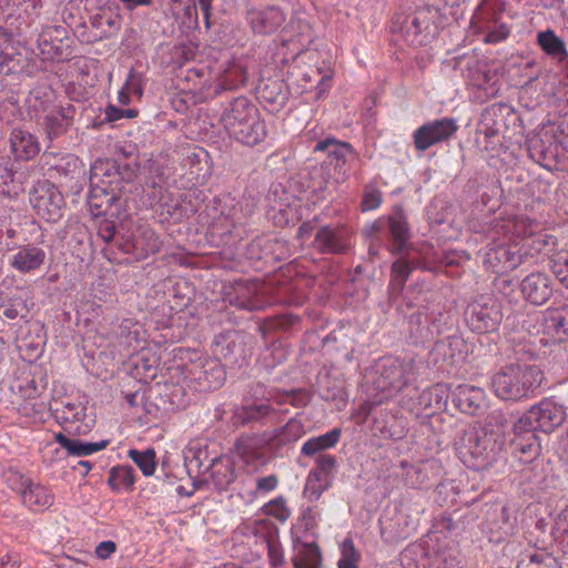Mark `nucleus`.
<instances>
[{
    "label": "nucleus",
    "instance_id": "1",
    "mask_svg": "<svg viewBox=\"0 0 568 568\" xmlns=\"http://www.w3.org/2000/svg\"><path fill=\"white\" fill-rule=\"evenodd\" d=\"M221 122L230 136L248 146L260 144L267 134L258 109L245 97H237L229 103Z\"/></svg>",
    "mask_w": 568,
    "mask_h": 568
},
{
    "label": "nucleus",
    "instance_id": "2",
    "mask_svg": "<svg viewBox=\"0 0 568 568\" xmlns=\"http://www.w3.org/2000/svg\"><path fill=\"white\" fill-rule=\"evenodd\" d=\"M544 379V372L537 365L510 364L494 374L490 383L500 399L519 402L532 397Z\"/></svg>",
    "mask_w": 568,
    "mask_h": 568
},
{
    "label": "nucleus",
    "instance_id": "3",
    "mask_svg": "<svg viewBox=\"0 0 568 568\" xmlns=\"http://www.w3.org/2000/svg\"><path fill=\"white\" fill-rule=\"evenodd\" d=\"M438 10L430 6H423L410 13H398L393 20L392 30L412 47L427 44L435 36V19Z\"/></svg>",
    "mask_w": 568,
    "mask_h": 568
},
{
    "label": "nucleus",
    "instance_id": "4",
    "mask_svg": "<svg viewBox=\"0 0 568 568\" xmlns=\"http://www.w3.org/2000/svg\"><path fill=\"white\" fill-rule=\"evenodd\" d=\"M417 365L413 357H383L375 367L374 387L383 393L400 392L416 378Z\"/></svg>",
    "mask_w": 568,
    "mask_h": 568
},
{
    "label": "nucleus",
    "instance_id": "5",
    "mask_svg": "<svg viewBox=\"0 0 568 568\" xmlns=\"http://www.w3.org/2000/svg\"><path fill=\"white\" fill-rule=\"evenodd\" d=\"M341 434L342 430L339 428H333L328 433L312 437L303 444L301 449L302 455L314 457L318 454L315 459L316 467L310 471L308 484L316 480L323 483L324 488L328 485L336 470L337 460L336 457L331 454L321 453L334 447L338 443Z\"/></svg>",
    "mask_w": 568,
    "mask_h": 568
},
{
    "label": "nucleus",
    "instance_id": "6",
    "mask_svg": "<svg viewBox=\"0 0 568 568\" xmlns=\"http://www.w3.org/2000/svg\"><path fill=\"white\" fill-rule=\"evenodd\" d=\"M496 440L485 429L466 430L458 448L460 458L470 468L485 469L495 459Z\"/></svg>",
    "mask_w": 568,
    "mask_h": 568
},
{
    "label": "nucleus",
    "instance_id": "7",
    "mask_svg": "<svg viewBox=\"0 0 568 568\" xmlns=\"http://www.w3.org/2000/svg\"><path fill=\"white\" fill-rule=\"evenodd\" d=\"M566 416L564 405L551 397H545L530 406L518 420L520 426H527L536 433L550 434L564 424Z\"/></svg>",
    "mask_w": 568,
    "mask_h": 568
},
{
    "label": "nucleus",
    "instance_id": "8",
    "mask_svg": "<svg viewBox=\"0 0 568 568\" xmlns=\"http://www.w3.org/2000/svg\"><path fill=\"white\" fill-rule=\"evenodd\" d=\"M468 327L478 334L495 332L503 321L499 303L489 296H479L465 310Z\"/></svg>",
    "mask_w": 568,
    "mask_h": 568
},
{
    "label": "nucleus",
    "instance_id": "9",
    "mask_svg": "<svg viewBox=\"0 0 568 568\" xmlns=\"http://www.w3.org/2000/svg\"><path fill=\"white\" fill-rule=\"evenodd\" d=\"M458 124L453 118L428 121L413 132L414 149L425 152L429 148L449 141L457 132Z\"/></svg>",
    "mask_w": 568,
    "mask_h": 568
},
{
    "label": "nucleus",
    "instance_id": "10",
    "mask_svg": "<svg viewBox=\"0 0 568 568\" xmlns=\"http://www.w3.org/2000/svg\"><path fill=\"white\" fill-rule=\"evenodd\" d=\"M30 203L39 217L48 222H57L62 215L64 200L54 184L42 181L38 182L30 192Z\"/></svg>",
    "mask_w": 568,
    "mask_h": 568
},
{
    "label": "nucleus",
    "instance_id": "11",
    "mask_svg": "<svg viewBox=\"0 0 568 568\" xmlns=\"http://www.w3.org/2000/svg\"><path fill=\"white\" fill-rule=\"evenodd\" d=\"M89 21L92 31L87 37L84 34L81 37L83 41L95 42L115 36L121 28L122 17L119 7L103 4L90 13Z\"/></svg>",
    "mask_w": 568,
    "mask_h": 568
},
{
    "label": "nucleus",
    "instance_id": "12",
    "mask_svg": "<svg viewBox=\"0 0 568 568\" xmlns=\"http://www.w3.org/2000/svg\"><path fill=\"white\" fill-rule=\"evenodd\" d=\"M511 454L524 464H530L541 453V444L536 432L520 426L517 419L513 424V438L509 442Z\"/></svg>",
    "mask_w": 568,
    "mask_h": 568
},
{
    "label": "nucleus",
    "instance_id": "13",
    "mask_svg": "<svg viewBox=\"0 0 568 568\" xmlns=\"http://www.w3.org/2000/svg\"><path fill=\"white\" fill-rule=\"evenodd\" d=\"M314 247L322 254H345L351 248V232L343 225L321 226L314 237Z\"/></svg>",
    "mask_w": 568,
    "mask_h": 568
},
{
    "label": "nucleus",
    "instance_id": "14",
    "mask_svg": "<svg viewBox=\"0 0 568 568\" xmlns=\"http://www.w3.org/2000/svg\"><path fill=\"white\" fill-rule=\"evenodd\" d=\"M255 91L256 99L272 113L282 110L290 95L288 87L278 77L261 78Z\"/></svg>",
    "mask_w": 568,
    "mask_h": 568
},
{
    "label": "nucleus",
    "instance_id": "15",
    "mask_svg": "<svg viewBox=\"0 0 568 568\" xmlns=\"http://www.w3.org/2000/svg\"><path fill=\"white\" fill-rule=\"evenodd\" d=\"M314 152H323L327 155L328 165L344 178L346 175V165L356 158L352 145L347 142L337 141L333 138L321 140L316 143Z\"/></svg>",
    "mask_w": 568,
    "mask_h": 568
},
{
    "label": "nucleus",
    "instance_id": "16",
    "mask_svg": "<svg viewBox=\"0 0 568 568\" xmlns=\"http://www.w3.org/2000/svg\"><path fill=\"white\" fill-rule=\"evenodd\" d=\"M545 335L540 345L550 346L568 341V308H548L544 312Z\"/></svg>",
    "mask_w": 568,
    "mask_h": 568
},
{
    "label": "nucleus",
    "instance_id": "17",
    "mask_svg": "<svg viewBox=\"0 0 568 568\" xmlns=\"http://www.w3.org/2000/svg\"><path fill=\"white\" fill-rule=\"evenodd\" d=\"M524 262L521 248L517 245L499 244L486 253L485 263L494 273H504L517 268Z\"/></svg>",
    "mask_w": 568,
    "mask_h": 568
},
{
    "label": "nucleus",
    "instance_id": "18",
    "mask_svg": "<svg viewBox=\"0 0 568 568\" xmlns=\"http://www.w3.org/2000/svg\"><path fill=\"white\" fill-rule=\"evenodd\" d=\"M521 338L525 339L526 336L529 337L527 343H524L520 347V344H518L519 349H517V353H523V355H526L528 358H535L539 355L540 351L547 345H540L538 343V339L541 338V336L545 335V327H544V313L538 314H528L526 318L521 322Z\"/></svg>",
    "mask_w": 568,
    "mask_h": 568
},
{
    "label": "nucleus",
    "instance_id": "19",
    "mask_svg": "<svg viewBox=\"0 0 568 568\" xmlns=\"http://www.w3.org/2000/svg\"><path fill=\"white\" fill-rule=\"evenodd\" d=\"M520 291L526 301L534 305H544L552 295V281L541 272L528 274L520 283Z\"/></svg>",
    "mask_w": 568,
    "mask_h": 568
},
{
    "label": "nucleus",
    "instance_id": "20",
    "mask_svg": "<svg viewBox=\"0 0 568 568\" xmlns=\"http://www.w3.org/2000/svg\"><path fill=\"white\" fill-rule=\"evenodd\" d=\"M43 128L47 136L53 140L64 134L73 122L75 114L74 105H54L43 109Z\"/></svg>",
    "mask_w": 568,
    "mask_h": 568
},
{
    "label": "nucleus",
    "instance_id": "21",
    "mask_svg": "<svg viewBox=\"0 0 568 568\" xmlns=\"http://www.w3.org/2000/svg\"><path fill=\"white\" fill-rule=\"evenodd\" d=\"M190 373L203 390L221 387L226 378L225 369L216 358H205L200 364L193 365Z\"/></svg>",
    "mask_w": 568,
    "mask_h": 568
},
{
    "label": "nucleus",
    "instance_id": "22",
    "mask_svg": "<svg viewBox=\"0 0 568 568\" xmlns=\"http://www.w3.org/2000/svg\"><path fill=\"white\" fill-rule=\"evenodd\" d=\"M454 406L462 413L474 416L480 414L486 404L484 389L470 386L458 385L450 394Z\"/></svg>",
    "mask_w": 568,
    "mask_h": 568
},
{
    "label": "nucleus",
    "instance_id": "23",
    "mask_svg": "<svg viewBox=\"0 0 568 568\" xmlns=\"http://www.w3.org/2000/svg\"><path fill=\"white\" fill-rule=\"evenodd\" d=\"M247 21L255 33L270 34L285 22V14L278 7L271 6L261 10H250Z\"/></svg>",
    "mask_w": 568,
    "mask_h": 568
},
{
    "label": "nucleus",
    "instance_id": "24",
    "mask_svg": "<svg viewBox=\"0 0 568 568\" xmlns=\"http://www.w3.org/2000/svg\"><path fill=\"white\" fill-rule=\"evenodd\" d=\"M65 29L62 27H48L38 37V48L42 60H60L64 55L62 38Z\"/></svg>",
    "mask_w": 568,
    "mask_h": 568
},
{
    "label": "nucleus",
    "instance_id": "25",
    "mask_svg": "<svg viewBox=\"0 0 568 568\" xmlns=\"http://www.w3.org/2000/svg\"><path fill=\"white\" fill-rule=\"evenodd\" d=\"M47 254L43 248L27 244L18 247L10 260V265L20 273H30L39 270L45 261Z\"/></svg>",
    "mask_w": 568,
    "mask_h": 568
},
{
    "label": "nucleus",
    "instance_id": "26",
    "mask_svg": "<svg viewBox=\"0 0 568 568\" xmlns=\"http://www.w3.org/2000/svg\"><path fill=\"white\" fill-rule=\"evenodd\" d=\"M386 224L393 241V254H402L410 237V230L404 211L396 207L386 219Z\"/></svg>",
    "mask_w": 568,
    "mask_h": 568
},
{
    "label": "nucleus",
    "instance_id": "27",
    "mask_svg": "<svg viewBox=\"0 0 568 568\" xmlns=\"http://www.w3.org/2000/svg\"><path fill=\"white\" fill-rule=\"evenodd\" d=\"M115 187H108L104 184H94L90 182L88 194V204L92 215L100 216L106 214L108 210L114 204L119 196Z\"/></svg>",
    "mask_w": 568,
    "mask_h": 568
},
{
    "label": "nucleus",
    "instance_id": "28",
    "mask_svg": "<svg viewBox=\"0 0 568 568\" xmlns=\"http://www.w3.org/2000/svg\"><path fill=\"white\" fill-rule=\"evenodd\" d=\"M274 414H276V409L266 402L244 405L234 412L233 424L236 426L264 424V420Z\"/></svg>",
    "mask_w": 568,
    "mask_h": 568
},
{
    "label": "nucleus",
    "instance_id": "29",
    "mask_svg": "<svg viewBox=\"0 0 568 568\" xmlns=\"http://www.w3.org/2000/svg\"><path fill=\"white\" fill-rule=\"evenodd\" d=\"M242 206L233 205L227 213L221 212L219 216L210 223V232L212 236H216L222 241L232 236L234 229L241 224L243 220Z\"/></svg>",
    "mask_w": 568,
    "mask_h": 568
},
{
    "label": "nucleus",
    "instance_id": "30",
    "mask_svg": "<svg viewBox=\"0 0 568 568\" xmlns=\"http://www.w3.org/2000/svg\"><path fill=\"white\" fill-rule=\"evenodd\" d=\"M27 67L26 57L17 50L9 38L0 43V74H13L22 72Z\"/></svg>",
    "mask_w": 568,
    "mask_h": 568
},
{
    "label": "nucleus",
    "instance_id": "31",
    "mask_svg": "<svg viewBox=\"0 0 568 568\" xmlns=\"http://www.w3.org/2000/svg\"><path fill=\"white\" fill-rule=\"evenodd\" d=\"M119 169L118 161L113 159L97 160L90 171V182L94 184H104L108 187H118Z\"/></svg>",
    "mask_w": 568,
    "mask_h": 568
},
{
    "label": "nucleus",
    "instance_id": "32",
    "mask_svg": "<svg viewBox=\"0 0 568 568\" xmlns=\"http://www.w3.org/2000/svg\"><path fill=\"white\" fill-rule=\"evenodd\" d=\"M11 152L17 160L27 161L36 156L39 151V144L36 138L23 130H13L10 138Z\"/></svg>",
    "mask_w": 568,
    "mask_h": 568
},
{
    "label": "nucleus",
    "instance_id": "33",
    "mask_svg": "<svg viewBox=\"0 0 568 568\" xmlns=\"http://www.w3.org/2000/svg\"><path fill=\"white\" fill-rule=\"evenodd\" d=\"M557 246V237L542 230L537 231L531 237H527L521 244L524 258L534 257L538 254L550 255Z\"/></svg>",
    "mask_w": 568,
    "mask_h": 568
},
{
    "label": "nucleus",
    "instance_id": "34",
    "mask_svg": "<svg viewBox=\"0 0 568 568\" xmlns=\"http://www.w3.org/2000/svg\"><path fill=\"white\" fill-rule=\"evenodd\" d=\"M450 390L448 385L437 383L429 388L424 389L418 396V405L423 410H444L447 407V400Z\"/></svg>",
    "mask_w": 568,
    "mask_h": 568
},
{
    "label": "nucleus",
    "instance_id": "35",
    "mask_svg": "<svg viewBox=\"0 0 568 568\" xmlns=\"http://www.w3.org/2000/svg\"><path fill=\"white\" fill-rule=\"evenodd\" d=\"M210 473L213 486L220 491L227 489L235 479L234 463L229 457L213 459Z\"/></svg>",
    "mask_w": 568,
    "mask_h": 568
},
{
    "label": "nucleus",
    "instance_id": "36",
    "mask_svg": "<svg viewBox=\"0 0 568 568\" xmlns=\"http://www.w3.org/2000/svg\"><path fill=\"white\" fill-rule=\"evenodd\" d=\"M21 499L28 508L38 511L49 508L54 498L47 487L30 481L27 488H23Z\"/></svg>",
    "mask_w": 568,
    "mask_h": 568
},
{
    "label": "nucleus",
    "instance_id": "37",
    "mask_svg": "<svg viewBox=\"0 0 568 568\" xmlns=\"http://www.w3.org/2000/svg\"><path fill=\"white\" fill-rule=\"evenodd\" d=\"M54 438L61 447L73 456H89L104 449L109 445V440L106 439L97 443H88L77 438H69L62 433L55 434Z\"/></svg>",
    "mask_w": 568,
    "mask_h": 568
},
{
    "label": "nucleus",
    "instance_id": "38",
    "mask_svg": "<svg viewBox=\"0 0 568 568\" xmlns=\"http://www.w3.org/2000/svg\"><path fill=\"white\" fill-rule=\"evenodd\" d=\"M305 433L304 425L296 418H291L281 428L274 430L270 444L275 448L287 446L298 440Z\"/></svg>",
    "mask_w": 568,
    "mask_h": 568
},
{
    "label": "nucleus",
    "instance_id": "39",
    "mask_svg": "<svg viewBox=\"0 0 568 568\" xmlns=\"http://www.w3.org/2000/svg\"><path fill=\"white\" fill-rule=\"evenodd\" d=\"M537 43L554 61H556L567 50L565 41L551 29L539 31L537 33Z\"/></svg>",
    "mask_w": 568,
    "mask_h": 568
},
{
    "label": "nucleus",
    "instance_id": "40",
    "mask_svg": "<svg viewBox=\"0 0 568 568\" xmlns=\"http://www.w3.org/2000/svg\"><path fill=\"white\" fill-rule=\"evenodd\" d=\"M517 568H561V566L555 556L538 549L525 555Z\"/></svg>",
    "mask_w": 568,
    "mask_h": 568
},
{
    "label": "nucleus",
    "instance_id": "41",
    "mask_svg": "<svg viewBox=\"0 0 568 568\" xmlns=\"http://www.w3.org/2000/svg\"><path fill=\"white\" fill-rule=\"evenodd\" d=\"M550 534L559 542L562 552L568 555V506L555 515Z\"/></svg>",
    "mask_w": 568,
    "mask_h": 568
},
{
    "label": "nucleus",
    "instance_id": "42",
    "mask_svg": "<svg viewBox=\"0 0 568 568\" xmlns=\"http://www.w3.org/2000/svg\"><path fill=\"white\" fill-rule=\"evenodd\" d=\"M134 481V469L131 466L113 467L108 478V484L113 490L132 489Z\"/></svg>",
    "mask_w": 568,
    "mask_h": 568
},
{
    "label": "nucleus",
    "instance_id": "43",
    "mask_svg": "<svg viewBox=\"0 0 568 568\" xmlns=\"http://www.w3.org/2000/svg\"><path fill=\"white\" fill-rule=\"evenodd\" d=\"M415 264H412L404 257L397 258L390 267V286L393 290L400 292L408 280Z\"/></svg>",
    "mask_w": 568,
    "mask_h": 568
},
{
    "label": "nucleus",
    "instance_id": "44",
    "mask_svg": "<svg viewBox=\"0 0 568 568\" xmlns=\"http://www.w3.org/2000/svg\"><path fill=\"white\" fill-rule=\"evenodd\" d=\"M1 307L3 315L9 320H26L30 312L28 298L22 294L11 296Z\"/></svg>",
    "mask_w": 568,
    "mask_h": 568
},
{
    "label": "nucleus",
    "instance_id": "45",
    "mask_svg": "<svg viewBox=\"0 0 568 568\" xmlns=\"http://www.w3.org/2000/svg\"><path fill=\"white\" fill-rule=\"evenodd\" d=\"M207 158V152L197 148L186 156L184 165H189L190 173L195 174L196 179H205L210 170Z\"/></svg>",
    "mask_w": 568,
    "mask_h": 568
},
{
    "label": "nucleus",
    "instance_id": "46",
    "mask_svg": "<svg viewBox=\"0 0 568 568\" xmlns=\"http://www.w3.org/2000/svg\"><path fill=\"white\" fill-rule=\"evenodd\" d=\"M303 550L293 559L294 568H320L321 552L316 545H304Z\"/></svg>",
    "mask_w": 568,
    "mask_h": 568
},
{
    "label": "nucleus",
    "instance_id": "47",
    "mask_svg": "<svg viewBox=\"0 0 568 568\" xmlns=\"http://www.w3.org/2000/svg\"><path fill=\"white\" fill-rule=\"evenodd\" d=\"M129 457L141 469L144 476L153 475L155 470V452L152 448L140 452L138 449H130Z\"/></svg>",
    "mask_w": 568,
    "mask_h": 568
},
{
    "label": "nucleus",
    "instance_id": "48",
    "mask_svg": "<svg viewBox=\"0 0 568 568\" xmlns=\"http://www.w3.org/2000/svg\"><path fill=\"white\" fill-rule=\"evenodd\" d=\"M550 268L556 278L568 288V252L551 254Z\"/></svg>",
    "mask_w": 568,
    "mask_h": 568
},
{
    "label": "nucleus",
    "instance_id": "49",
    "mask_svg": "<svg viewBox=\"0 0 568 568\" xmlns=\"http://www.w3.org/2000/svg\"><path fill=\"white\" fill-rule=\"evenodd\" d=\"M359 554L355 549L352 539L347 538L342 544V557L339 558L338 568H358Z\"/></svg>",
    "mask_w": 568,
    "mask_h": 568
},
{
    "label": "nucleus",
    "instance_id": "50",
    "mask_svg": "<svg viewBox=\"0 0 568 568\" xmlns=\"http://www.w3.org/2000/svg\"><path fill=\"white\" fill-rule=\"evenodd\" d=\"M19 192L20 186L14 182V173L8 168L0 165V194L7 197H14Z\"/></svg>",
    "mask_w": 568,
    "mask_h": 568
},
{
    "label": "nucleus",
    "instance_id": "51",
    "mask_svg": "<svg viewBox=\"0 0 568 568\" xmlns=\"http://www.w3.org/2000/svg\"><path fill=\"white\" fill-rule=\"evenodd\" d=\"M537 231H539V224L527 216L518 217L514 223V232L518 237H521L523 243Z\"/></svg>",
    "mask_w": 568,
    "mask_h": 568
},
{
    "label": "nucleus",
    "instance_id": "52",
    "mask_svg": "<svg viewBox=\"0 0 568 568\" xmlns=\"http://www.w3.org/2000/svg\"><path fill=\"white\" fill-rule=\"evenodd\" d=\"M265 513L280 521H285L291 513L286 506V500L283 497H277L268 501L265 506Z\"/></svg>",
    "mask_w": 568,
    "mask_h": 568
},
{
    "label": "nucleus",
    "instance_id": "53",
    "mask_svg": "<svg viewBox=\"0 0 568 568\" xmlns=\"http://www.w3.org/2000/svg\"><path fill=\"white\" fill-rule=\"evenodd\" d=\"M4 480L7 485L12 489L19 493L21 496L23 488H27V486L30 484V479L27 478L23 474H21L19 470L9 468L3 474Z\"/></svg>",
    "mask_w": 568,
    "mask_h": 568
},
{
    "label": "nucleus",
    "instance_id": "54",
    "mask_svg": "<svg viewBox=\"0 0 568 568\" xmlns=\"http://www.w3.org/2000/svg\"><path fill=\"white\" fill-rule=\"evenodd\" d=\"M139 164L136 162H125L118 161L119 169V178H118V187H121V184L132 182L139 172Z\"/></svg>",
    "mask_w": 568,
    "mask_h": 568
},
{
    "label": "nucleus",
    "instance_id": "55",
    "mask_svg": "<svg viewBox=\"0 0 568 568\" xmlns=\"http://www.w3.org/2000/svg\"><path fill=\"white\" fill-rule=\"evenodd\" d=\"M428 317L423 312H415L408 317V325L412 334L416 337H424V332L428 331L427 328Z\"/></svg>",
    "mask_w": 568,
    "mask_h": 568
},
{
    "label": "nucleus",
    "instance_id": "56",
    "mask_svg": "<svg viewBox=\"0 0 568 568\" xmlns=\"http://www.w3.org/2000/svg\"><path fill=\"white\" fill-rule=\"evenodd\" d=\"M382 203V193L375 187H366L363 194L361 206L363 211L377 209Z\"/></svg>",
    "mask_w": 568,
    "mask_h": 568
},
{
    "label": "nucleus",
    "instance_id": "57",
    "mask_svg": "<svg viewBox=\"0 0 568 568\" xmlns=\"http://www.w3.org/2000/svg\"><path fill=\"white\" fill-rule=\"evenodd\" d=\"M130 94L141 98L143 95V77L131 70L123 87Z\"/></svg>",
    "mask_w": 568,
    "mask_h": 568
},
{
    "label": "nucleus",
    "instance_id": "58",
    "mask_svg": "<svg viewBox=\"0 0 568 568\" xmlns=\"http://www.w3.org/2000/svg\"><path fill=\"white\" fill-rule=\"evenodd\" d=\"M214 0H193V10L195 16H197V10H200L204 18L205 28L209 30L211 28V11H212V2ZM187 14L191 16L192 8H187Z\"/></svg>",
    "mask_w": 568,
    "mask_h": 568
},
{
    "label": "nucleus",
    "instance_id": "59",
    "mask_svg": "<svg viewBox=\"0 0 568 568\" xmlns=\"http://www.w3.org/2000/svg\"><path fill=\"white\" fill-rule=\"evenodd\" d=\"M267 554L270 564L273 567H281L284 564L283 549L276 541L267 540Z\"/></svg>",
    "mask_w": 568,
    "mask_h": 568
},
{
    "label": "nucleus",
    "instance_id": "60",
    "mask_svg": "<svg viewBox=\"0 0 568 568\" xmlns=\"http://www.w3.org/2000/svg\"><path fill=\"white\" fill-rule=\"evenodd\" d=\"M556 139L564 150L568 152V114H566L558 123Z\"/></svg>",
    "mask_w": 568,
    "mask_h": 568
},
{
    "label": "nucleus",
    "instance_id": "61",
    "mask_svg": "<svg viewBox=\"0 0 568 568\" xmlns=\"http://www.w3.org/2000/svg\"><path fill=\"white\" fill-rule=\"evenodd\" d=\"M115 232V225L111 221L104 220L99 225L98 234L106 243L114 239Z\"/></svg>",
    "mask_w": 568,
    "mask_h": 568
},
{
    "label": "nucleus",
    "instance_id": "62",
    "mask_svg": "<svg viewBox=\"0 0 568 568\" xmlns=\"http://www.w3.org/2000/svg\"><path fill=\"white\" fill-rule=\"evenodd\" d=\"M278 479L275 475L260 477L256 479V489L262 493H268L276 488Z\"/></svg>",
    "mask_w": 568,
    "mask_h": 568
},
{
    "label": "nucleus",
    "instance_id": "63",
    "mask_svg": "<svg viewBox=\"0 0 568 568\" xmlns=\"http://www.w3.org/2000/svg\"><path fill=\"white\" fill-rule=\"evenodd\" d=\"M116 550V544L112 540L100 542L95 547V555L100 559H108Z\"/></svg>",
    "mask_w": 568,
    "mask_h": 568
},
{
    "label": "nucleus",
    "instance_id": "64",
    "mask_svg": "<svg viewBox=\"0 0 568 568\" xmlns=\"http://www.w3.org/2000/svg\"><path fill=\"white\" fill-rule=\"evenodd\" d=\"M386 225V220L384 219H377L372 224L365 226L363 230V233L367 239H374Z\"/></svg>",
    "mask_w": 568,
    "mask_h": 568
}]
</instances>
